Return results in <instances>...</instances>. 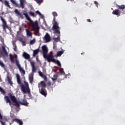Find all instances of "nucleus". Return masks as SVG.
Masks as SVG:
<instances>
[{"mask_svg":"<svg viewBox=\"0 0 125 125\" xmlns=\"http://www.w3.org/2000/svg\"><path fill=\"white\" fill-rule=\"evenodd\" d=\"M63 74H65V72H63Z\"/></svg>","mask_w":125,"mask_h":125,"instance_id":"5fc2aeb1","label":"nucleus"},{"mask_svg":"<svg viewBox=\"0 0 125 125\" xmlns=\"http://www.w3.org/2000/svg\"><path fill=\"white\" fill-rule=\"evenodd\" d=\"M23 15H24L26 20H28L30 23L31 27L33 29V31H34L36 34H39V32H40V27H39V23H38V21H36L34 22L30 17L28 15V13L26 11L23 12Z\"/></svg>","mask_w":125,"mask_h":125,"instance_id":"f257e3e1","label":"nucleus"},{"mask_svg":"<svg viewBox=\"0 0 125 125\" xmlns=\"http://www.w3.org/2000/svg\"><path fill=\"white\" fill-rule=\"evenodd\" d=\"M39 52H40V49H36V50H34L33 51V56L34 57H35V56H36V55H37V54H38L39 53Z\"/></svg>","mask_w":125,"mask_h":125,"instance_id":"393cba45","label":"nucleus"},{"mask_svg":"<svg viewBox=\"0 0 125 125\" xmlns=\"http://www.w3.org/2000/svg\"><path fill=\"white\" fill-rule=\"evenodd\" d=\"M22 57L23 58H24V59H26V60L30 59V55L25 52H23L22 54Z\"/></svg>","mask_w":125,"mask_h":125,"instance_id":"f3484780","label":"nucleus"},{"mask_svg":"<svg viewBox=\"0 0 125 125\" xmlns=\"http://www.w3.org/2000/svg\"><path fill=\"white\" fill-rule=\"evenodd\" d=\"M2 51L1 52V54L3 55V56H8V53H7V51H6V49H5V47L4 46H2Z\"/></svg>","mask_w":125,"mask_h":125,"instance_id":"f8f14e48","label":"nucleus"},{"mask_svg":"<svg viewBox=\"0 0 125 125\" xmlns=\"http://www.w3.org/2000/svg\"><path fill=\"white\" fill-rule=\"evenodd\" d=\"M39 92L45 97L47 95V92L46 89H45V88H41V89H39Z\"/></svg>","mask_w":125,"mask_h":125,"instance_id":"9d476101","label":"nucleus"},{"mask_svg":"<svg viewBox=\"0 0 125 125\" xmlns=\"http://www.w3.org/2000/svg\"><path fill=\"white\" fill-rule=\"evenodd\" d=\"M71 1H74V0H70Z\"/></svg>","mask_w":125,"mask_h":125,"instance_id":"864d4df0","label":"nucleus"},{"mask_svg":"<svg viewBox=\"0 0 125 125\" xmlns=\"http://www.w3.org/2000/svg\"><path fill=\"white\" fill-rule=\"evenodd\" d=\"M121 13H122V12L119 9H115L112 12V14L114 15H117V16H119V15L120 16Z\"/></svg>","mask_w":125,"mask_h":125,"instance_id":"2eb2a0df","label":"nucleus"},{"mask_svg":"<svg viewBox=\"0 0 125 125\" xmlns=\"http://www.w3.org/2000/svg\"><path fill=\"white\" fill-rule=\"evenodd\" d=\"M26 93H27V94L29 96V97H30V98H31L32 97V94H31V90H30V89L28 88L27 89V90H26Z\"/></svg>","mask_w":125,"mask_h":125,"instance_id":"bb28decb","label":"nucleus"},{"mask_svg":"<svg viewBox=\"0 0 125 125\" xmlns=\"http://www.w3.org/2000/svg\"><path fill=\"white\" fill-rule=\"evenodd\" d=\"M19 31H20V32H21V31H22V27H19Z\"/></svg>","mask_w":125,"mask_h":125,"instance_id":"a18cd8bd","label":"nucleus"},{"mask_svg":"<svg viewBox=\"0 0 125 125\" xmlns=\"http://www.w3.org/2000/svg\"><path fill=\"white\" fill-rule=\"evenodd\" d=\"M30 64L32 67V71L33 73H36L37 71V69H36V67H35V62H30Z\"/></svg>","mask_w":125,"mask_h":125,"instance_id":"a211bd4d","label":"nucleus"},{"mask_svg":"<svg viewBox=\"0 0 125 125\" xmlns=\"http://www.w3.org/2000/svg\"><path fill=\"white\" fill-rule=\"evenodd\" d=\"M0 20L2 21L3 24L2 25V27L3 28V31L6 32V29H9L8 25H7V23L5 20L2 18V17L0 16Z\"/></svg>","mask_w":125,"mask_h":125,"instance_id":"0eeeda50","label":"nucleus"},{"mask_svg":"<svg viewBox=\"0 0 125 125\" xmlns=\"http://www.w3.org/2000/svg\"><path fill=\"white\" fill-rule=\"evenodd\" d=\"M0 1H1V2H3V1L2 0H0Z\"/></svg>","mask_w":125,"mask_h":125,"instance_id":"8fccbe9b","label":"nucleus"},{"mask_svg":"<svg viewBox=\"0 0 125 125\" xmlns=\"http://www.w3.org/2000/svg\"><path fill=\"white\" fill-rule=\"evenodd\" d=\"M64 53V51H60L57 53V54L56 55V56L57 57H60L62 54Z\"/></svg>","mask_w":125,"mask_h":125,"instance_id":"5701e85b","label":"nucleus"},{"mask_svg":"<svg viewBox=\"0 0 125 125\" xmlns=\"http://www.w3.org/2000/svg\"><path fill=\"white\" fill-rule=\"evenodd\" d=\"M13 46L14 47L13 49H14V51H15L16 52H17V51H18L17 46H16V44H15V43H13Z\"/></svg>","mask_w":125,"mask_h":125,"instance_id":"2f4dec72","label":"nucleus"},{"mask_svg":"<svg viewBox=\"0 0 125 125\" xmlns=\"http://www.w3.org/2000/svg\"><path fill=\"white\" fill-rule=\"evenodd\" d=\"M10 1H11V2H12V3H13L14 4H15V5L18 7V4L15 2V1H14V0H10Z\"/></svg>","mask_w":125,"mask_h":125,"instance_id":"f704fd0d","label":"nucleus"},{"mask_svg":"<svg viewBox=\"0 0 125 125\" xmlns=\"http://www.w3.org/2000/svg\"><path fill=\"white\" fill-rule=\"evenodd\" d=\"M45 59H46L48 62H55L54 56L52 54H47L45 57H43Z\"/></svg>","mask_w":125,"mask_h":125,"instance_id":"423d86ee","label":"nucleus"},{"mask_svg":"<svg viewBox=\"0 0 125 125\" xmlns=\"http://www.w3.org/2000/svg\"><path fill=\"white\" fill-rule=\"evenodd\" d=\"M52 30L53 31H54V34H56L57 35H58L57 38H53L54 42H60V30H61L60 27H59V29L56 30H54L53 29H52Z\"/></svg>","mask_w":125,"mask_h":125,"instance_id":"20e7f679","label":"nucleus"},{"mask_svg":"<svg viewBox=\"0 0 125 125\" xmlns=\"http://www.w3.org/2000/svg\"><path fill=\"white\" fill-rule=\"evenodd\" d=\"M0 92H2L3 93H5V91H4V90H3V89H2V88H1V87H0Z\"/></svg>","mask_w":125,"mask_h":125,"instance_id":"ea45409f","label":"nucleus"},{"mask_svg":"<svg viewBox=\"0 0 125 125\" xmlns=\"http://www.w3.org/2000/svg\"><path fill=\"white\" fill-rule=\"evenodd\" d=\"M15 62L20 72H22V74L25 75V70L21 67V65L19 63V61L17 59H15Z\"/></svg>","mask_w":125,"mask_h":125,"instance_id":"6e6552de","label":"nucleus"},{"mask_svg":"<svg viewBox=\"0 0 125 125\" xmlns=\"http://www.w3.org/2000/svg\"><path fill=\"white\" fill-rule=\"evenodd\" d=\"M14 122H15L17 124H19V125H23V121L20 119H18L17 118L13 119L12 123H13Z\"/></svg>","mask_w":125,"mask_h":125,"instance_id":"4468645a","label":"nucleus"},{"mask_svg":"<svg viewBox=\"0 0 125 125\" xmlns=\"http://www.w3.org/2000/svg\"><path fill=\"white\" fill-rule=\"evenodd\" d=\"M39 76H40V77H42V78L43 76L45 75H43V73L41 72V71H39Z\"/></svg>","mask_w":125,"mask_h":125,"instance_id":"4c0bfd02","label":"nucleus"},{"mask_svg":"<svg viewBox=\"0 0 125 125\" xmlns=\"http://www.w3.org/2000/svg\"><path fill=\"white\" fill-rule=\"evenodd\" d=\"M53 63H56L59 67H61V63H60V62L59 60H55V62H54Z\"/></svg>","mask_w":125,"mask_h":125,"instance_id":"cd10ccee","label":"nucleus"},{"mask_svg":"<svg viewBox=\"0 0 125 125\" xmlns=\"http://www.w3.org/2000/svg\"><path fill=\"white\" fill-rule=\"evenodd\" d=\"M52 15L53 16V19L52 21V29H53L54 30H57L59 29V23L56 21V17L58 16V14H57V13H56V12H53L52 13Z\"/></svg>","mask_w":125,"mask_h":125,"instance_id":"7ed1b4c3","label":"nucleus"},{"mask_svg":"<svg viewBox=\"0 0 125 125\" xmlns=\"http://www.w3.org/2000/svg\"><path fill=\"white\" fill-rule=\"evenodd\" d=\"M117 7H118L119 9H121L122 11H124V9L125 8V5H117Z\"/></svg>","mask_w":125,"mask_h":125,"instance_id":"a878e982","label":"nucleus"},{"mask_svg":"<svg viewBox=\"0 0 125 125\" xmlns=\"http://www.w3.org/2000/svg\"><path fill=\"white\" fill-rule=\"evenodd\" d=\"M29 14L31 16H32L33 17H35V13L33 12H29Z\"/></svg>","mask_w":125,"mask_h":125,"instance_id":"e433bc0d","label":"nucleus"},{"mask_svg":"<svg viewBox=\"0 0 125 125\" xmlns=\"http://www.w3.org/2000/svg\"><path fill=\"white\" fill-rule=\"evenodd\" d=\"M17 83L19 84H21V79H20V75L19 74L16 75Z\"/></svg>","mask_w":125,"mask_h":125,"instance_id":"aec40b11","label":"nucleus"},{"mask_svg":"<svg viewBox=\"0 0 125 125\" xmlns=\"http://www.w3.org/2000/svg\"><path fill=\"white\" fill-rule=\"evenodd\" d=\"M25 31L26 32V36H27V37H32V36H33V33L31 31H30V30L25 29Z\"/></svg>","mask_w":125,"mask_h":125,"instance_id":"6ab92c4d","label":"nucleus"},{"mask_svg":"<svg viewBox=\"0 0 125 125\" xmlns=\"http://www.w3.org/2000/svg\"><path fill=\"white\" fill-rule=\"evenodd\" d=\"M24 84L25 86L23 84L21 85V89L23 93L26 94V93H27V91H26V90H27L28 88V89H30V88L29 87V83L27 82H24Z\"/></svg>","mask_w":125,"mask_h":125,"instance_id":"39448f33","label":"nucleus"},{"mask_svg":"<svg viewBox=\"0 0 125 125\" xmlns=\"http://www.w3.org/2000/svg\"><path fill=\"white\" fill-rule=\"evenodd\" d=\"M42 78L43 79V80H44V81H45V82H47V77H46V75L43 76V77H42Z\"/></svg>","mask_w":125,"mask_h":125,"instance_id":"58836bf2","label":"nucleus"},{"mask_svg":"<svg viewBox=\"0 0 125 125\" xmlns=\"http://www.w3.org/2000/svg\"><path fill=\"white\" fill-rule=\"evenodd\" d=\"M42 48L43 52V57H45L47 55V52H48L47 47L46 45H44L42 46Z\"/></svg>","mask_w":125,"mask_h":125,"instance_id":"1a4fd4ad","label":"nucleus"},{"mask_svg":"<svg viewBox=\"0 0 125 125\" xmlns=\"http://www.w3.org/2000/svg\"><path fill=\"white\" fill-rule=\"evenodd\" d=\"M35 43H36V39H34L33 40H31L30 41V44L31 45H32L33 44H34Z\"/></svg>","mask_w":125,"mask_h":125,"instance_id":"473e14b6","label":"nucleus"},{"mask_svg":"<svg viewBox=\"0 0 125 125\" xmlns=\"http://www.w3.org/2000/svg\"><path fill=\"white\" fill-rule=\"evenodd\" d=\"M36 61H37V62H40V60H39L38 57L36 58Z\"/></svg>","mask_w":125,"mask_h":125,"instance_id":"49530a36","label":"nucleus"},{"mask_svg":"<svg viewBox=\"0 0 125 125\" xmlns=\"http://www.w3.org/2000/svg\"><path fill=\"white\" fill-rule=\"evenodd\" d=\"M41 88H45V87L46 86V84L45 83V82L44 81H41Z\"/></svg>","mask_w":125,"mask_h":125,"instance_id":"4be33fe9","label":"nucleus"},{"mask_svg":"<svg viewBox=\"0 0 125 125\" xmlns=\"http://www.w3.org/2000/svg\"><path fill=\"white\" fill-rule=\"evenodd\" d=\"M0 122L1 124V125H5V122H2L1 121H0Z\"/></svg>","mask_w":125,"mask_h":125,"instance_id":"37998d69","label":"nucleus"},{"mask_svg":"<svg viewBox=\"0 0 125 125\" xmlns=\"http://www.w3.org/2000/svg\"><path fill=\"white\" fill-rule=\"evenodd\" d=\"M36 13H37V14H39V15H42V13H41L39 11H36Z\"/></svg>","mask_w":125,"mask_h":125,"instance_id":"a19ab883","label":"nucleus"},{"mask_svg":"<svg viewBox=\"0 0 125 125\" xmlns=\"http://www.w3.org/2000/svg\"><path fill=\"white\" fill-rule=\"evenodd\" d=\"M19 41L22 42V43H25V41H23V38H19Z\"/></svg>","mask_w":125,"mask_h":125,"instance_id":"c9c22d12","label":"nucleus"},{"mask_svg":"<svg viewBox=\"0 0 125 125\" xmlns=\"http://www.w3.org/2000/svg\"><path fill=\"white\" fill-rule=\"evenodd\" d=\"M14 12L17 15V16H19L20 18H21V19H23V15L21 14V13H20V12L18 11V9H16Z\"/></svg>","mask_w":125,"mask_h":125,"instance_id":"dca6fc26","label":"nucleus"},{"mask_svg":"<svg viewBox=\"0 0 125 125\" xmlns=\"http://www.w3.org/2000/svg\"><path fill=\"white\" fill-rule=\"evenodd\" d=\"M0 120H2V116H1V114L0 113Z\"/></svg>","mask_w":125,"mask_h":125,"instance_id":"09e8293b","label":"nucleus"},{"mask_svg":"<svg viewBox=\"0 0 125 125\" xmlns=\"http://www.w3.org/2000/svg\"><path fill=\"white\" fill-rule=\"evenodd\" d=\"M29 80L30 83H33V82H34V77L33 76H30L29 77Z\"/></svg>","mask_w":125,"mask_h":125,"instance_id":"c85d7f7f","label":"nucleus"},{"mask_svg":"<svg viewBox=\"0 0 125 125\" xmlns=\"http://www.w3.org/2000/svg\"><path fill=\"white\" fill-rule=\"evenodd\" d=\"M87 22H91V21H90V19H87Z\"/></svg>","mask_w":125,"mask_h":125,"instance_id":"de8ad7c7","label":"nucleus"},{"mask_svg":"<svg viewBox=\"0 0 125 125\" xmlns=\"http://www.w3.org/2000/svg\"><path fill=\"white\" fill-rule=\"evenodd\" d=\"M81 54L83 55V54H84V53H82Z\"/></svg>","mask_w":125,"mask_h":125,"instance_id":"603ef678","label":"nucleus"},{"mask_svg":"<svg viewBox=\"0 0 125 125\" xmlns=\"http://www.w3.org/2000/svg\"><path fill=\"white\" fill-rule=\"evenodd\" d=\"M10 57V60L12 63H14V58H13V56L12 55L10 54L9 55Z\"/></svg>","mask_w":125,"mask_h":125,"instance_id":"c756f323","label":"nucleus"},{"mask_svg":"<svg viewBox=\"0 0 125 125\" xmlns=\"http://www.w3.org/2000/svg\"><path fill=\"white\" fill-rule=\"evenodd\" d=\"M51 79L52 80V81L53 82H54V81H57V75H54V78H51Z\"/></svg>","mask_w":125,"mask_h":125,"instance_id":"72a5a7b5","label":"nucleus"},{"mask_svg":"<svg viewBox=\"0 0 125 125\" xmlns=\"http://www.w3.org/2000/svg\"><path fill=\"white\" fill-rule=\"evenodd\" d=\"M47 84L48 86H50V85H51V82H47Z\"/></svg>","mask_w":125,"mask_h":125,"instance_id":"79ce46f5","label":"nucleus"},{"mask_svg":"<svg viewBox=\"0 0 125 125\" xmlns=\"http://www.w3.org/2000/svg\"><path fill=\"white\" fill-rule=\"evenodd\" d=\"M8 96H5L4 97V99L6 103H11V101H12L13 103H15V104H13L14 106H16V107L19 108V107H20V104H19L18 102H17V99H16L15 96H13L11 93H10L8 94Z\"/></svg>","mask_w":125,"mask_h":125,"instance_id":"f03ea898","label":"nucleus"},{"mask_svg":"<svg viewBox=\"0 0 125 125\" xmlns=\"http://www.w3.org/2000/svg\"><path fill=\"white\" fill-rule=\"evenodd\" d=\"M74 20H75L76 21H77V19L75 18H74Z\"/></svg>","mask_w":125,"mask_h":125,"instance_id":"3c124183","label":"nucleus"},{"mask_svg":"<svg viewBox=\"0 0 125 125\" xmlns=\"http://www.w3.org/2000/svg\"><path fill=\"white\" fill-rule=\"evenodd\" d=\"M43 41H45V42H50L51 37L50 35L48 33H46L43 38Z\"/></svg>","mask_w":125,"mask_h":125,"instance_id":"9b49d317","label":"nucleus"},{"mask_svg":"<svg viewBox=\"0 0 125 125\" xmlns=\"http://www.w3.org/2000/svg\"><path fill=\"white\" fill-rule=\"evenodd\" d=\"M7 80L8 81V83H9L10 85L12 86L13 84V82H12V81H11V78H10V77L8 76L7 77Z\"/></svg>","mask_w":125,"mask_h":125,"instance_id":"412c9836","label":"nucleus"},{"mask_svg":"<svg viewBox=\"0 0 125 125\" xmlns=\"http://www.w3.org/2000/svg\"><path fill=\"white\" fill-rule=\"evenodd\" d=\"M4 4L5 6H7V7H9V8H11L10 5H9V3L7 0L4 1Z\"/></svg>","mask_w":125,"mask_h":125,"instance_id":"7c9ffc66","label":"nucleus"},{"mask_svg":"<svg viewBox=\"0 0 125 125\" xmlns=\"http://www.w3.org/2000/svg\"><path fill=\"white\" fill-rule=\"evenodd\" d=\"M24 2H25V0H20V7L23 9L25 7L24 6Z\"/></svg>","mask_w":125,"mask_h":125,"instance_id":"b1692460","label":"nucleus"},{"mask_svg":"<svg viewBox=\"0 0 125 125\" xmlns=\"http://www.w3.org/2000/svg\"><path fill=\"white\" fill-rule=\"evenodd\" d=\"M20 104L21 105H23V106H26V107H29V103L27 102V100L23 99L22 102H20Z\"/></svg>","mask_w":125,"mask_h":125,"instance_id":"ddd939ff","label":"nucleus"},{"mask_svg":"<svg viewBox=\"0 0 125 125\" xmlns=\"http://www.w3.org/2000/svg\"><path fill=\"white\" fill-rule=\"evenodd\" d=\"M94 2L95 4H96V5H98V2H97V1H94Z\"/></svg>","mask_w":125,"mask_h":125,"instance_id":"c03bdc74","label":"nucleus"},{"mask_svg":"<svg viewBox=\"0 0 125 125\" xmlns=\"http://www.w3.org/2000/svg\"><path fill=\"white\" fill-rule=\"evenodd\" d=\"M86 4H87V3H86Z\"/></svg>","mask_w":125,"mask_h":125,"instance_id":"6e6d98bb","label":"nucleus"}]
</instances>
